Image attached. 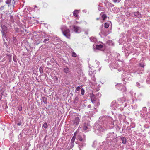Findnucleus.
I'll return each mask as SVG.
<instances>
[{
    "mask_svg": "<svg viewBox=\"0 0 150 150\" xmlns=\"http://www.w3.org/2000/svg\"><path fill=\"white\" fill-rule=\"evenodd\" d=\"M103 123L106 125L107 127L106 129H111L112 128L114 125V120L112 118L110 117H103Z\"/></svg>",
    "mask_w": 150,
    "mask_h": 150,
    "instance_id": "obj_1",
    "label": "nucleus"
},
{
    "mask_svg": "<svg viewBox=\"0 0 150 150\" xmlns=\"http://www.w3.org/2000/svg\"><path fill=\"white\" fill-rule=\"evenodd\" d=\"M61 29L64 35L67 38H69L70 34L69 29L65 26H62Z\"/></svg>",
    "mask_w": 150,
    "mask_h": 150,
    "instance_id": "obj_2",
    "label": "nucleus"
},
{
    "mask_svg": "<svg viewBox=\"0 0 150 150\" xmlns=\"http://www.w3.org/2000/svg\"><path fill=\"white\" fill-rule=\"evenodd\" d=\"M116 135L114 132L109 133L107 134L106 138L107 142L110 141H112L114 138L116 137Z\"/></svg>",
    "mask_w": 150,
    "mask_h": 150,
    "instance_id": "obj_3",
    "label": "nucleus"
},
{
    "mask_svg": "<svg viewBox=\"0 0 150 150\" xmlns=\"http://www.w3.org/2000/svg\"><path fill=\"white\" fill-rule=\"evenodd\" d=\"M90 125L88 123H85L82 126L79 127V128L81 129V130L83 132H86V131L87 129H90Z\"/></svg>",
    "mask_w": 150,
    "mask_h": 150,
    "instance_id": "obj_4",
    "label": "nucleus"
},
{
    "mask_svg": "<svg viewBox=\"0 0 150 150\" xmlns=\"http://www.w3.org/2000/svg\"><path fill=\"white\" fill-rule=\"evenodd\" d=\"M105 125H104L103 126L98 125L96 127V129L95 130V132H96L97 131H99L100 132H103L105 129H106V128L107 127H105Z\"/></svg>",
    "mask_w": 150,
    "mask_h": 150,
    "instance_id": "obj_5",
    "label": "nucleus"
},
{
    "mask_svg": "<svg viewBox=\"0 0 150 150\" xmlns=\"http://www.w3.org/2000/svg\"><path fill=\"white\" fill-rule=\"evenodd\" d=\"M80 116L78 115L77 117H76L72 121V123L73 125L76 126H77L80 122Z\"/></svg>",
    "mask_w": 150,
    "mask_h": 150,
    "instance_id": "obj_6",
    "label": "nucleus"
},
{
    "mask_svg": "<svg viewBox=\"0 0 150 150\" xmlns=\"http://www.w3.org/2000/svg\"><path fill=\"white\" fill-rule=\"evenodd\" d=\"M109 67L112 70L117 69L118 67V65L116 62H112L109 64Z\"/></svg>",
    "mask_w": 150,
    "mask_h": 150,
    "instance_id": "obj_7",
    "label": "nucleus"
},
{
    "mask_svg": "<svg viewBox=\"0 0 150 150\" xmlns=\"http://www.w3.org/2000/svg\"><path fill=\"white\" fill-rule=\"evenodd\" d=\"M5 2L9 7L13 6L14 5L15 1L14 0H6Z\"/></svg>",
    "mask_w": 150,
    "mask_h": 150,
    "instance_id": "obj_8",
    "label": "nucleus"
},
{
    "mask_svg": "<svg viewBox=\"0 0 150 150\" xmlns=\"http://www.w3.org/2000/svg\"><path fill=\"white\" fill-rule=\"evenodd\" d=\"M1 28L2 30H1V32L3 35V36L4 37H6V33L7 32V27L4 25L2 26Z\"/></svg>",
    "mask_w": 150,
    "mask_h": 150,
    "instance_id": "obj_9",
    "label": "nucleus"
},
{
    "mask_svg": "<svg viewBox=\"0 0 150 150\" xmlns=\"http://www.w3.org/2000/svg\"><path fill=\"white\" fill-rule=\"evenodd\" d=\"M73 29L74 30V31L76 33H79L81 32V28L76 26L73 25L72 26Z\"/></svg>",
    "mask_w": 150,
    "mask_h": 150,
    "instance_id": "obj_10",
    "label": "nucleus"
},
{
    "mask_svg": "<svg viewBox=\"0 0 150 150\" xmlns=\"http://www.w3.org/2000/svg\"><path fill=\"white\" fill-rule=\"evenodd\" d=\"M94 71V70L93 71H89V72L88 74L91 78V79H92L93 81H95L96 78L94 77L95 72Z\"/></svg>",
    "mask_w": 150,
    "mask_h": 150,
    "instance_id": "obj_11",
    "label": "nucleus"
},
{
    "mask_svg": "<svg viewBox=\"0 0 150 150\" xmlns=\"http://www.w3.org/2000/svg\"><path fill=\"white\" fill-rule=\"evenodd\" d=\"M93 47H95L96 49H98L100 50H103V45L101 44L96 45L94 44L93 45Z\"/></svg>",
    "mask_w": 150,
    "mask_h": 150,
    "instance_id": "obj_12",
    "label": "nucleus"
},
{
    "mask_svg": "<svg viewBox=\"0 0 150 150\" xmlns=\"http://www.w3.org/2000/svg\"><path fill=\"white\" fill-rule=\"evenodd\" d=\"M85 136L84 135H79L78 136V139L81 141L83 142H84L85 140Z\"/></svg>",
    "mask_w": 150,
    "mask_h": 150,
    "instance_id": "obj_13",
    "label": "nucleus"
},
{
    "mask_svg": "<svg viewBox=\"0 0 150 150\" xmlns=\"http://www.w3.org/2000/svg\"><path fill=\"white\" fill-rule=\"evenodd\" d=\"M64 72L66 74H70V70L67 66L65 67L63 69Z\"/></svg>",
    "mask_w": 150,
    "mask_h": 150,
    "instance_id": "obj_14",
    "label": "nucleus"
},
{
    "mask_svg": "<svg viewBox=\"0 0 150 150\" xmlns=\"http://www.w3.org/2000/svg\"><path fill=\"white\" fill-rule=\"evenodd\" d=\"M41 100H42L43 102L45 104H47V100L46 97H43L41 98L40 99Z\"/></svg>",
    "mask_w": 150,
    "mask_h": 150,
    "instance_id": "obj_15",
    "label": "nucleus"
},
{
    "mask_svg": "<svg viewBox=\"0 0 150 150\" xmlns=\"http://www.w3.org/2000/svg\"><path fill=\"white\" fill-rule=\"evenodd\" d=\"M121 140L122 141V143L125 144L126 143L127 140L125 138L122 137H121Z\"/></svg>",
    "mask_w": 150,
    "mask_h": 150,
    "instance_id": "obj_16",
    "label": "nucleus"
},
{
    "mask_svg": "<svg viewBox=\"0 0 150 150\" xmlns=\"http://www.w3.org/2000/svg\"><path fill=\"white\" fill-rule=\"evenodd\" d=\"M90 98L91 100H96V97L95 96V95L93 93H91L90 94Z\"/></svg>",
    "mask_w": 150,
    "mask_h": 150,
    "instance_id": "obj_17",
    "label": "nucleus"
},
{
    "mask_svg": "<svg viewBox=\"0 0 150 150\" xmlns=\"http://www.w3.org/2000/svg\"><path fill=\"white\" fill-rule=\"evenodd\" d=\"M91 41L93 42H96L97 41V39L96 38L94 37H91L90 38Z\"/></svg>",
    "mask_w": 150,
    "mask_h": 150,
    "instance_id": "obj_18",
    "label": "nucleus"
},
{
    "mask_svg": "<svg viewBox=\"0 0 150 150\" xmlns=\"http://www.w3.org/2000/svg\"><path fill=\"white\" fill-rule=\"evenodd\" d=\"M117 105V104L115 103L112 102L111 103V105L112 108H113L115 110V107Z\"/></svg>",
    "mask_w": 150,
    "mask_h": 150,
    "instance_id": "obj_19",
    "label": "nucleus"
},
{
    "mask_svg": "<svg viewBox=\"0 0 150 150\" xmlns=\"http://www.w3.org/2000/svg\"><path fill=\"white\" fill-rule=\"evenodd\" d=\"M120 86L121 87H123L121 89L120 88V89L122 91H125V90H126V89L125 88V87H124V86H123L122 84H120Z\"/></svg>",
    "mask_w": 150,
    "mask_h": 150,
    "instance_id": "obj_20",
    "label": "nucleus"
},
{
    "mask_svg": "<svg viewBox=\"0 0 150 150\" xmlns=\"http://www.w3.org/2000/svg\"><path fill=\"white\" fill-rule=\"evenodd\" d=\"M40 35L42 38H44L46 37V35L44 33H42L40 34Z\"/></svg>",
    "mask_w": 150,
    "mask_h": 150,
    "instance_id": "obj_21",
    "label": "nucleus"
},
{
    "mask_svg": "<svg viewBox=\"0 0 150 150\" xmlns=\"http://www.w3.org/2000/svg\"><path fill=\"white\" fill-rule=\"evenodd\" d=\"M78 12L76 10L75 11H74V13H73L74 15V16L77 17H78Z\"/></svg>",
    "mask_w": 150,
    "mask_h": 150,
    "instance_id": "obj_22",
    "label": "nucleus"
},
{
    "mask_svg": "<svg viewBox=\"0 0 150 150\" xmlns=\"http://www.w3.org/2000/svg\"><path fill=\"white\" fill-rule=\"evenodd\" d=\"M39 71L41 74H42L43 73V68L42 67H40L39 68Z\"/></svg>",
    "mask_w": 150,
    "mask_h": 150,
    "instance_id": "obj_23",
    "label": "nucleus"
},
{
    "mask_svg": "<svg viewBox=\"0 0 150 150\" xmlns=\"http://www.w3.org/2000/svg\"><path fill=\"white\" fill-rule=\"evenodd\" d=\"M109 24L108 22L105 23L104 24L105 27V28H108L109 27Z\"/></svg>",
    "mask_w": 150,
    "mask_h": 150,
    "instance_id": "obj_24",
    "label": "nucleus"
},
{
    "mask_svg": "<svg viewBox=\"0 0 150 150\" xmlns=\"http://www.w3.org/2000/svg\"><path fill=\"white\" fill-rule=\"evenodd\" d=\"M74 143L71 142L69 144V146H70V148H72L74 146Z\"/></svg>",
    "mask_w": 150,
    "mask_h": 150,
    "instance_id": "obj_25",
    "label": "nucleus"
},
{
    "mask_svg": "<svg viewBox=\"0 0 150 150\" xmlns=\"http://www.w3.org/2000/svg\"><path fill=\"white\" fill-rule=\"evenodd\" d=\"M97 142L96 141H95L93 143V144L92 145V146L94 147H95L96 146V145L97 144Z\"/></svg>",
    "mask_w": 150,
    "mask_h": 150,
    "instance_id": "obj_26",
    "label": "nucleus"
},
{
    "mask_svg": "<svg viewBox=\"0 0 150 150\" xmlns=\"http://www.w3.org/2000/svg\"><path fill=\"white\" fill-rule=\"evenodd\" d=\"M102 17L103 20H105L107 16L105 14H103L102 15Z\"/></svg>",
    "mask_w": 150,
    "mask_h": 150,
    "instance_id": "obj_27",
    "label": "nucleus"
},
{
    "mask_svg": "<svg viewBox=\"0 0 150 150\" xmlns=\"http://www.w3.org/2000/svg\"><path fill=\"white\" fill-rule=\"evenodd\" d=\"M82 86H83L82 85H81L80 86H78L77 87L76 89V90L77 91H79V90L80 89L82 88Z\"/></svg>",
    "mask_w": 150,
    "mask_h": 150,
    "instance_id": "obj_28",
    "label": "nucleus"
},
{
    "mask_svg": "<svg viewBox=\"0 0 150 150\" xmlns=\"http://www.w3.org/2000/svg\"><path fill=\"white\" fill-rule=\"evenodd\" d=\"M49 38L45 39L43 41V42L46 43V42H48L49 41Z\"/></svg>",
    "mask_w": 150,
    "mask_h": 150,
    "instance_id": "obj_29",
    "label": "nucleus"
},
{
    "mask_svg": "<svg viewBox=\"0 0 150 150\" xmlns=\"http://www.w3.org/2000/svg\"><path fill=\"white\" fill-rule=\"evenodd\" d=\"M139 65L140 67H142V68H143L145 65H144L143 63H140L139 64Z\"/></svg>",
    "mask_w": 150,
    "mask_h": 150,
    "instance_id": "obj_30",
    "label": "nucleus"
},
{
    "mask_svg": "<svg viewBox=\"0 0 150 150\" xmlns=\"http://www.w3.org/2000/svg\"><path fill=\"white\" fill-rule=\"evenodd\" d=\"M47 124L46 122H45L43 124V127L45 128H46L47 127Z\"/></svg>",
    "mask_w": 150,
    "mask_h": 150,
    "instance_id": "obj_31",
    "label": "nucleus"
},
{
    "mask_svg": "<svg viewBox=\"0 0 150 150\" xmlns=\"http://www.w3.org/2000/svg\"><path fill=\"white\" fill-rule=\"evenodd\" d=\"M77 55L76 53L74 52H73L72 53V56L74 57H76L77 56Z\"/></svg>",
    "mask_w": 150,
    "mask_h": 150,
    "instance_id": "obj_32",
    "label": "nucleus"
},
{
    "mask_svg": "<svg viewBox=\"0 0 150 150\" xmlns=\"http://www.w3.org/2000/svg\"><path fill=\"white\" fill-rule=\"evenodd\" d=\"M85 93V91L82 88L81 89V94L82 95H84Z\"/></svg>",
    "mask_w": 150,
    "mask_h": 150,
    "instance_id": "obj_33",
    "label": "nucleus"
},
{
    "mask_svg": "<svg viewBox=\"0 0 150 150\" xmlns=\"http://www.w3.org/2000/svg\"><path fill=\"white\" fill-rule=\"evenodd\" d=\"M136 85L138 87H139V88L140 87V84L139 83L137 82Z\"/></svg>",
    "mask_w": 150,
    "mask_h": 150,
    "instance_id": "obj_34",
    "label": "nucleus"
},
{
    "mask_svg": "<svg viewBox=\"0 0 150 150\" xmlns=\"http://www.w3.org/2000/svg\"><path fill=\"white\" fill-rule=\"evenodd\" d=\"M18 110L20 111H21L22 110V108L21 106H19L18 107Z\"/></svg>",
    "mask_w": 150,
    "mask_h": 150,
    "instance_id": "obj_35",
    "label": "nucleus"
},
{
    "mask_svg": "<svg viewBox=\"0 0 150 150\" xmlns=\"http://www.w3.org/2000/svg\"><path fill=\"white\" fill-rule=\"evenodd\" d=\"M78 98L77 97H76L75 98V99L74 100V102H76L77 101H78Z\"/></svg>",
    "mask_w": 150,
    "mask_h": 150,
    "instance_id": "obj_36",
    "label": "nucleus"
},
{
    "mask_svg": "<svg viewBox=\"0 0 150 150\" xmlns=\"http://www.w3.org/2000/svg\"><path fill=\"white\" fill-rule=\"evenodd\" d=\"M91 100V101L93 103H95L96 100Z\"/></svg>",
    "mask_w": 150,
    "mask_h": 150,
    "instance_id": "obj_37",
    "label": "nucleus"
},
{
    "mask_svg": "<svg viewBox=\"0 0 150 150\" xmlns=\"http://www.w3.org/2000/svg\"><path fill=\"white\" fill-rule=\"evenodd\" d=\"M74 140H75V138L74 137H73L71 139V142H72L73 143H74Z\"/></svg>",
    "mask_w": 150,
    "mask_h": 150,
    "instance_id": "obj_38",
    "label": "nucleus"
},
{
    "mask_svg": "<svg viewBox=\"0 0 150 150\" xmlns=\"http://www.w3.org/2000/svg\"><path fill=\"white\" fill-rule=\"evenodd\" d=\"M104 35L106 36L107 35V34L105 33H104L103 31L102 30L101 32Z\"/></svg>",
    "mask_w": 150,
    "mask_h": 150,
    "instance_id": "obj_39",
    "label": "nucleus"
},
{
    "mask_svg": "<svg viewBox=\"0 0 150 150\" xmlns=\"http://www.w3.org/2000/svg\"><path fill=\"white\" fill-rule=\"evenodd\" d=\"M97 65H98V67L99 65L100 64V63L99 62H97L96 63Z\"/></svg>",
    "mask_w": 150,
    "mask_h": 150,
    "instance_id": "obj_40",
    "label": "nucleus"
},
{
    "mask_svg": "<svg viewBox=\"0 0 150 150\" xmlns=\"http://www.w3.org/2000/svg\"><path fill=\"white\" fill-rule=\"evenodd\" d=\"M21 124L22 123L21 122H19L17 123V125L18 126H20L21 125Z\"/></svg>",
    "mask_w": 150,
    "mask_h": 150,
    "instance_id": "obj_41",
    "label": "nucleus"
},
{
    "mask_svg": "<svg viewBox=\"0 0 150 150\" xmlns=\"http://www.w3.org/2000/svg\"><path fill=\"white\" fill-rule=\"evenodd\" d=\"M85 144L84 143H83L82 145H81V144H80L79 146H85Z\"/></svg>",
    "mask_w": 150,
    "mask_h": 150,
    "instance_id": "obj_42",
    "label": "nucleus"
},
{
    "mask_svg": "<svg viewBox=\"0 0 150 150\" xmlns=\"http://www.w3.org/2000/svg\"><path fill=\"white\" fill-rule=\"evenodd\" d=\"M143 109L145 111V112L146 110V108L145 107H144Z\"/></svg>",
    "mask_w": 150,
    "mask_h": 150,
    "instance_id": "obj_43",
    "label": "nucleus"
},
{
    "mask_svg": "<svg viewBox=\"0 0 150 150\" xmlns=\"http://www.w3.org/2000/svg\"><path fill=\"white\" fill-rule=\"evenodd\" d=\"M85 33L87 35L88 34V30L85 32Z\"/></svg>",
    "mask_w": 150,
    "mask_h": 150,
    "instance_id": "obj_44",
    "label": "nucleus"
},
{
    "mask_svg": "<svg viewBox=\"0 0 150 150\" xmlns=\"http://www.w3.org/2000/svg\"><path fill=\"white\" fill-rule=\"evenodd\" d=\"M113 1L114 2L116 3L117 2V0H113Z\"/></svg>",
    "mask_w": 150,
    "mask_h": 150,
    "instance_id": "obj_45",
    "label": "nucleus"
},
{
    "mask_svg": "<svg viewBox=\"0 0 150 150\" xmlns=\"http://www.w3.org/2000/svg\"><path fill=\"white\" fill-rule=\"evenodd\" d=\"M117 129H118L120 130V129L119 127L118 126H117Z\"/></svg>",
    "mask_w": 150,
    "mask_h": 150,
    "instance_id": "obj_46",
    "label": "nucleus"
},
{
    "mask_svg": "<svg viewBox=\"0 0 150 150\" xmlns=\"http://www.w3.org/2000/svg\"><path fill=\"white\" fill-rule=\"evenodd\" d=\"M117 71H118L119 72H120L121 71V70L120 69H119L117 70Z\"/></svg>",
    "mask_w": 150,
    "mask_h": 150,
    "instance_id": "obj_47",
    "label": "nucleus"
},
{
    "mask_svg": "<svg viewBox=\"0 0 150 150\" xmlns=\"http://www.w3.org/2000/svg\"><path fill=\"white\" fill-rule=\"evenodd\" d=\"M91 107V105H88V108H90V107Z\"/></svg>",
    "mask_w": 150,
    "mask_h": 150,
    "instance_id": "obj_48",
    "label": "nucleus"
},
{
    "mask_svg": "<svg viewBox=\"0 0 150 150\" xmlns=\"http://www.w3.org/2000/svg\"><path fill=\"white\" fill-rule=\"evenodd\" d=\"M14 61L15 62H17V60H16V59H14Z\"/></svg>",
    "mask_w": 150,
    "mask_h": 150,
    "instance_id": "obj_49",
    "label": "nucleus"
},
{
    "mask_svg": "<svg viewBox=\"0 0 150 150\" xmlns=\"http://www.w3.org/2000/svg\"><path fill=\"white\" fill-rule=\"evenodd\" d=\"M100 68H101V67H100L99 69H98V70L99 71H100Z\"/></svg>",
    "mask_w": 150,
    "mask_h": 150,
    "instance_id": "obj_50",
    "label": "nucleus"
},
{
    "mask_svg": "<svg viewBox=\"0 0 150 150\" xmlns=\"http://www.w3.org/2000/svg\"><path fill=\"white\" fill-rule=\"evenodd\" d=\"M55 79L56 80H58V78L57 77H56V79Z\"/></svg>",
    "mask_w": 150,
    "mask_h": 150,
    "instance_id": "obj_51",
    "label": "nucleus"
},
{
    "mask_svg": "<svg viewBox=\"0 0 150 150\" xmlns=\"http://www.w3.org/2000/svg\"><path fill=\"white\" fill-rule=\"evenodd\" d=\"M98 9L99 10H100V8H98Z\"/></svg>",
    "mask_w": 150,
    "mask_h": 150,
    "instance_id": "obj_52",
    "label": "nucleus"
},
{
    "mask_svg": "<svg viewBox=\"0 0 150 150\" xmlns=\"http://www.w3.org/2000/svg\"><path fill=\"white\" fill-rule=\"evenodd\" d=\"M118 55H119V54H117V56H118Z\"/></svg>",
    "mask_w": 150,
    "mask_h": 150,
    "instance_id": "obj_53",
    "label": "nucleus"
},
{
    "mask_svg": "<svg viewBox=\"0 0 150 150\" xmlns=\"http://www.w3.org/2000/svg\"><path fill=\"white\" fill-rule=\"evenodd\" d=\"M96 70H95V71H96Z\"/></svg>",
    "mask_w": 150,
    "mask_h": 150,
    "instance_id": "obj_54",
    "label": "nucleus"
},
{
    "mask_svg": "<svg viewBox=\"0 0 150 150\" xmlns=\"http://www.w3.org/2000/svg\"><path fill=\"white\" fill-rule=\"evenodd\" d=\"M96 70H95V71H96Z\"/></svg>",
    "mask_w": 150,
    "mask_h": 150,
    "instance_id": "obj_55",
    "label": "nucleus"
},
{
    "mask_svg": "<svg viewBox=\"0 0 150 150\" xmlns=\"http://www.w3.org/2000/svg\"><path fill=\"white\" fill-rule=\"evenodd\" d=\"M96 70H95V71H96Z\"/></svg>",
    "mask_w": 150,
    "mask_h": 150,
    "instance_id": "obj_56",
    "label": "nucleus"
}]
</instances>
